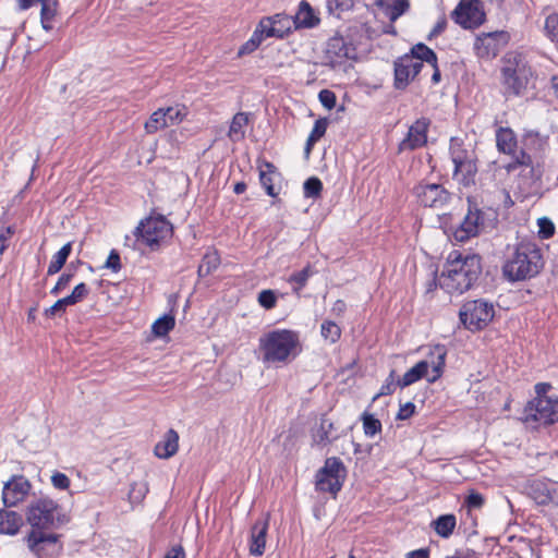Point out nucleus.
<instances>
[{"instance_id":"1","label":"nucleus","mask_w":558,"mask_h":558,"mask_svg":"<svg viewBox=\"0 0 558 558\" xmlns=\"http://www.w3.org/2000/svg\"><path fill=\"white\" fill-rule=\"evenodd\" d=\"M482 272L481 257L475 254L463 256L453 251L449 254L446 271L439 278L438 283L448 293L461 294L476 282Z\"/></svg>"},{"instance_id":"2","label":"nucleus","mask_w":558,"mask_h":558,"mask_svg":"<svg viewBox=\"0 0 558 558\" xmlns=\"http://www.w3.org/2000/svg\"><path fill=\"white\" fill-rule=\"evenodd\" d=\"M544 267L542 250L532 241H520L509 248L502 274L509 281H523L536 277Z\"/></svg>"},{"instance_id":"3","label":"nucleus","mask_w":558,"mask_h":558,"mask_svg":"<svg viewBox=\"0 0 558 558\" xmlns=\"http://www.w3.org/2000/svg\"><path fill=\"white\" fill-rule=\"evenodd\" d=\"M300 339L298 332L276 329L259 338V349L266 363H286L298 354Z\"/></svg>"},{"instance_id":"4","label":"nucleus","mask_w":558,"mask_h":558,"mask_svg":"<svg viewBox=\"0 0 558 558\" xmlns=\"http://www.w3.org/2000/svg\"><path fill=\"white\" fill-rule=\"evenodd\" d=\"M450 158L454 166L453 179L464 186L474 183L477 172L475 151L462 140L452 137L450 141Z\"/></svg>"},{"instance_id":"5","label":"nucleus","mask_w":558,"mask_h":558,"mask_svg":"<svg viewBox=\"0 0 558 558\" xmlns=\"http://www.w3.org/2000/svg\"><path fill=\"white\" fill-rule=\"evenodd\" d=\"M532 74V69L521 54H508L502 68L506 94L514 96L521 95L526 88Z\"/></svg>"},{"instance_id":"6","label":"nucleus","mask_w":558,"mask_h":558,"mask_svg":"<svg viewBox=\"0 0 558 558\" xmlns=\"http://www.w3.org/2000/svg\"><path fill=\"white\" fill-rule=\"evenodd\" d=\"M435 359L432 361L422 360L411 367L401 378L397 380L398 387L405 388L413 385L422 378H426L428 383H435L442 375L446 351L441 347L435 348L433 352Z\"/></svg>"},{"instance_id":"7","label":"nucleus","mask_w":558,"mask_h":558,"mask_svg":"<svg viewBox=\"0 0 558 558\" xmlns=\"http://www.w3.org/2000/svg\"><path fill=\"white\" fill-rule=\"evenodd\" d=\"M494 316V304L484 299L466 301L459 312L462 325L473 332L487 327Z\"/></svg>"},{"instance_id":"8","label":"nucleus","mask_w":558,"mask_h":558,"mask_svg":"<svg viewBox=\"0 0 558 558\" xmlns=\"http://www.w3.org/2000/svg\"><path fill=\"white\" fill-rule=\"evenodd\" d=\"M347 477V469L343 462L337 458H327L324 466L316 473L315 488L320 493H329L336 496L342 488Z\"/></svg>"},{"instance_id":"9","label":"nucleus","mask_w":558,"mask_h":558,"mask_svg":"<svg viewBox=\"0 0 558 558\" xmlns=\"http://www.w3.org/2000/svg\"><path fill=\"white\" fill-rule=\"evenodd\" d=\"M522 420L533 428L558 422V398H534L529 401Z\"/></svg>"},{"instance_id":"10","label":"nucleus","mask_w":558,"mask_h":558,"mask_svg":"<svg viewBox=\"0 0 558 558\" xmlns=\"http://www.w3.org/2000/svg\"><path fill=\"white\" fill-rule=\"evenodd\" d=\"M172 226L165 217H149L142 220L138 227L134 230V236L137 242L149 246L155 250L159 246L160 242L171 236Z\"/></svg>"},{"instance_id":"11","label":"nucleus","mask_w":558,"mask_h":558,"mask_svg":"<svg viewBox=\"0 0 558 558\" xmlns=\"http://www.w3.org/2000/svg\"><path fill=\"white\" fill-rule=\"evenodd\" d=\"M496 144L499 151L512 156V161L506 166L508 171H513L518 167L532 166V158L524 150L517 151V137L509 128H499L496 131Z\"/></svg>"},{"instance_id":"12","label":"nucleus","mask_w":558,"mask_h":558,"mask_svg":"<svg viewBox=\"0 0 558 558\" xmlns=\"http://www.w3.org/2000/svg\"><path fill=\"white\" fill-rule=\"evenodd\" d=\"M413 192L422 206L436 210L445 209L453 198L452 193L437 183H420Z\"/></svg>"},{"instance_id":"13","label":"nucleus","mask_w":558,"mask_h":558,"mask_svg":"<svg viewBox=\"0 0 558 558\" xmlns=\"http://www.w3.org/2000/svg\"><path fill=\"white\" fill-rule=\"evenodd\" d=\"M37 530H57L69 522L62 509L47 497L37 499Z\"/></svg>"},{"instance_id":"14","label":"nucleus","mask_w":558,"mask_h":558,"mask_svg":"<svg viewBox=\"0 0 558 558\" xmlns=\"http://www.w3.org/2000/svg\"><path fill=\"white\" fill-rule=\"evenodd\" d=\"M452 17L463 28L477 27L485 21L483 4L480 0H461Z\"/></svg>"},{"instance_id":"15","label":"nucleus","mask_w":558,"mask_h":558,"mask_svg":"<svg viewBox=\"0 0 558 558\" xmlns=\"http://www.w3.org/2000/svg\"><path fill=\"white\" fill-rule=\"evenodd\" d=\"M509 34L504 31L483 33L476 37L474 50L477 57L492 59L508 44Z\"/></svg>"},{"instance_id":"16","label":"nucleus","mask_w":558,"mask_h":558,"mask_svg":"<svg viewBox=\"0 0 558 558\" xmlns=\"http://www.w3.org/2000/svg\"><path fill=\"white\" fill-rule=\"evenodd\" d=\"M484 213L477 207L469 206V211L464 219L453 231V238L458 242H465L476 236L484 229Z\"/></svg>"},{"instance_id":"17","label":"nucleus","mask_w":558,"mask_h":558,"mask_svg":"<svg viewBox=\"0 0 558 558\" xmlns=\"http://www.w3.org/2000/svg\"><path fill=\"white\" fill-rule=\"evenodd\" d=\"M423 62L436 66L437 56L426 45L420 43L412 47L411 52L403 56V68L412 69V77L414 78L422 70Z\"/></svg>"},{"instance_id":"18","label":"nucleus","mask_w":558,"mask_h":558,"mask_svg":"<svg viewBox=\"0 0 558 558\" xmlns=\"http://www.w3.org/2000/svg\"><path fill=\"white\" fill-rule=\"evenodd\" d=\"M259 31L264 33L266 38L277 37L283 38L293 28L295 29L294 21L292 16L278 13L274 16L264 17L260 20Z\"/></svg>"},{"instance_id":"19","label":"nucleus","mask_w":558,"mask_h":558,"mask_svg":"<svg viewBox=\"0 0 558 558\" xmlns=\"http://www.w3.org/2000/svg\"><path fill=\"white\" fill-rule=\"evenodd\" d=\"M429 120L426 118L417 119L408 131L407 136L399 144V151L414 150L427 143V131Z\"/></svg>"},{"instance_id":"20","label":"nucleus","mask_w":558,"mask_h":558,"mask_svg":"<svg viewBox=\"0 0 558 558\" xmlns=\"http://www.w3.org/2000/svg\"><path fill=\"white\" fill-rule=\"evenodd\" d=\"M59 537L53 530H37V558H58L62 550Z\"/></svg>"},{"instance_id":"21","label":"nucleus","mask_w":558,"mask_h":558,"mask_svg":"<svg viewBox=\"0 0 558 558\" xmlns=\"http://www.w3.org/2000/svg\"><path fill=\"white\" fill-rule=\"evenodd\" d=\"M31 489V484L23 476L13 477L5 483L2 490V500L7 507H13L24 497Z\"/></svg>"},{"instance_id":"22","label":"nucleus","mask_w":558,"mask_h":558,"mask_svg":"<svg viewBox=\"0 0 558 558\" xmlns=\"http://www.w3.org/2000/svg\"><path fill=\"white\" fill-rule=\"evenodd\" d=\"M558 483L547 482L543 480H533L527 486V495L537 504V505H548L553 500V490L556 489Z\"/></svg>"},{"instance_id":"23","label":"nucleus","mask_w":558,"mask_h":558,"mask_svg":"<svg viewBox=\"0 0 558 558\" xmlns=\"http://www.w3.org/2000/svg\"><path fill=\"white\" fill-rule=\"evenodd\" d=\"M352 52L353 49L348 46L341 37H332L327 43L326 54L332 66L344 59H350L352 57Z\"/></svg>"},{"instance_id":"24","label":"nucleus","mask_w":558,"mask_h":558,"mask_svg":"<svg viewBox=\"0 0 558 558\" xmlns=\"http://www.w3.org/2000/svg\"><path fill=\"white\" fill-rule=\"evenodd\" d=\"M268 530L267 520H258L251 530L250 554L253 556H262L266 546V534Z\"/></svg>"},{"instance_id":"25","label":"nucleus","mask_w":558,"mask_h":558,"mask_svg":"<svg viewBox=\"0 0 558 558\" xmlns=\"http://www.w3.org/2000/svg\"><path fill=\"white\" fill-rule=\"evenodd\" d=\"M179 449V434L174 429H169L163 438L157 442L154 452L160 459H169L177 453Z\"/></svg>"},{"instance_id":"26","label":"nucleus","mask_w":558,"mask_h":558,"mask_svg":"<svg viewBox=\"0 0 558 558\" xmlns=\"http://www.w3.org/2000/svg\"><path fill=\"white\" fill-rule=\"evenodd\" d=\"M375 4L385 13L390 22L397 21L409 8V0H376Z\"/></svg>"},{"instance_id":"27","label":"nucleus","mask_w":558,"mask_h":558,"mask_svg":"<svg viewBox=\"0 0 558 558\" xmlns=\"http://www.w3.org/2000/svg\"><path fill=\"white\" fill-rule=\"evenodd\" d=\"M339 435L335 432V425L326 417L320 418L317 429L312 434L313 442L317 446H326L335 441Z\"/></svg>"},{"instance_id":"28","label":"nucleus","mask_w":558,"mask_h":558,"mask_svg":"<svg viewBox=\"0 0 558 558\" xmlns=\"http://www.w3.org/2000/svg\"><path fill=\"white\" fill-rule=\"evenodd\" d=\"M296 28H312L319 23L318 16L314 13L310 3L305 0L301 1L299 10L292 16Z\"/></svg>"},{"instance_id":"29","label":"nucleus","mask_w":558,"mask_h":558,"mask_svg":"<svg viewBox=\"0 0 558 558\" xmlns=\"http://www.w3.org/2000/svg\"><path fill=\"white\" fill-rule=\"evenodd\" d=\"M23 525L22 515L15 511L0 510V534L14 535Z\"/></svg>"},{"instance_id":"30","label":"nucleus","mask_w":558,"mask_h":558,"mask_svg":"<svg viewBox=\"0 0 558 558\" xmlns=\"http://www.w3.org/2000/svg\"><path fill=\"white\" fill-rule=\"evenodd\" d=\"M247 124V113L238 112L236 114H234L228 132L229 138L234 143L242 141L245 136V129Z\"/></svg>"},{"instance_id":"31","label":"nucleus","mask_w":558,"mask_h":558,"mask_svg":"<svg viewBox=\"0 0 558 558\" xmlns=\"http://www.w3.org/2000/svg\"><path fill=\"white\" fill-rule=\"evenodd\" d=\"M41 3L40 9V23L45 31L49 32L53 29L52 21L57 13V0H37Z\"/></svg>"},{"instance_id":"32","label":"nucleus","mask_w":558,"mask_h":558,"mask_svg":"<svg viewBox=\"0 0 558 558\" xmlns=\"http://www.w3.org/2000/svg\"><path fill=\"white\" fill-rule=\"evenodd\" d=\"M456 525L457 519L453 514H442L432 522L435 532L444 538H448L453 533Z\"/></svg>"},{"instance_id":"33","label":"nucleus","mask_w":558,"mask_h":558,"mask_svg":"<svg viewBox=\"0 0 558 558\" xmlns=\"http://www.w3.org/2000/svg\"><path fill=\"white\" fill-rule=\"evenodd\" d=\"M220 265V256L217 251H208L202 258V262L198 266V276L206 277L210 275L214 270L218 268Z\"/></svg>"},{"instance_id":"34","label":"nucleus","mask_w":558,"mask_h":558,"mask_svg":"<svg viewBox=\"0 0 558 558\" xmlns=\"http://www.w3.org/2000/svg\"><path fill=\"white\" fill-rule=\"evenodd\" d=\"M401 62H403V56L395 61V86L398 89H404L413 80L412 69L403 68Z\"/></svg>"},{"instance_id":"35","label":"nucleus","mask_w":558,"mask_h":558,"mask_svg":"<svg viewBox=\"0 0 558 558\" xmlns=\"http://www.w3.org/2000/svg\"><path fill=\"white\" fill-rule=\"evenodd\" d=\"M314 275V270L311 265H307L302 270L293 272L289 278L288 282L293 286V292L300 293V291L306 286L308 279Z\"/></svg>"},{"instance_id":"36","label":"nucleus","mask_w":558,"mask_h":558,"mask_svg":"<svg viewBox=\"0 0 558 558\" xmlns=\"http://www.w3.org/2000/svg\"><path fill=\"white\" fill-rule=\"evenodd\" d=\"M166 128H168V125L165 119L163 108L154 111L144 124L147 134H154Z\"/></svg>"},{"instance_id":"37","label":"nucleus","mask_w":558,"mask_h":558,"mask_svg":"<svg viewBox=\"0 0 558 558\" xmlns=\"http://www.w3.org/2000/svg\"><path fill=\"white\" fill-rule=\"evenodd\" d=\"M71 243H66L52 256L48 267V275L57 274L62 268L71 253Z\"/></svg>"},{"instance_id":"38","label":"nucleus","mask_w":558,"mask_h":558,"mask_svg":"<svg viewBox=\"0 0 558 558\" xmlns=\"http://www.w3.org/2000/svg\"><path fill=\"white\" fill-rule=\"evenodd\" d=\"M265 169H259V180L262 185L265 187L266 193L269 196H276L277 193L275 192L274 185H272V174L276 173V168L270 162L264 163Z\"/></svg>"},{"instance_id":"39","label":"nucleus","mask_w":558,"mask_h":558,"mask_svg":"<svg viewBox=\"0 0 558 558\" xmlns=\"http://www.w3.org/2000/svg\"><path fill=\"white\" fill-rule=\"evenodd\" d=\"M174 325L173 316L163 315L153 324L151 331L156 337H165L174 328Z\"/></svg>"},{"instance_id":"40","label":"nucleus","mask_w":558,"mask_h":558,"mask_svg":"<svg viewBox=\"0 0 558 558\" xmlns=\"http://www.w3.org/2000/svg\"><path fill=\"white\" fill-rule=\"evenodd\" d=\"M165 119L168 126L178 125L186 117V108L184 106L175 105L172 107L163 108Z\"/></svg>"},{"instance_id":"41","label":"nucleus","mask_w":558,"mask_h":558,"mask_svg":"<svg viewBox=\"0 0 558 558\" xmlns=\"http://www.w3.org/2000/svg\"><path fill=\"white\" fill-rule=\"evenodd\" d=\"M264 39H266V36L259 31V26L257 25L251 38L240 47L238 54L244 56L252 53L259 47Z\"/></svg>"},{"instance_id":"42","label":"nucleus","mask_w":558,"mask_h":558,"mask_svg":"<svg viewBox=\"0 0 558 558\" xmlns=\"http://www.w3.org/2000/svg\"><path fill=\"white\" fill-rule=\"evenodd\" d=\"M320 333L325 340L329 341L330 343H335L340 339L341 329L336 323L331 320H325L320 326Z\"/></svg>"},{"instance_id":"43","label":"nucleus","mask_w":558,"mask_h":558,"mask_svg":"<svg viewBox=\"0 0 558 558\" xmlns=\"http://www.w3.org/2000/svg\"><path fill=\"white\" fill-rule=\"evenodd\" d=\"M544 32L550 41L558 43V13L551 12L546 16Z\"/></svg>"},{"instance_id":"44","label":"nucleus","mask_w":558,"mask_h":558,"mask_svg":"<svg viewBox=\"0 0 558 558\" xmlns=\"http://www.w3.org/2000/svg\"><path fill=\"white\" fill-rule=\"evenodd\" d=\"M363 429L366 436L373 437L381 430V423L373 414L364 413L362 415Z\"/></svg>"},{"instance_id":"45","label":"nucleus","mask_w":558,"mask_h":558,"mask_svg":"<svg viewBox=\"0 0 558 558\" xmlns=\"http://www.w3.org/2000/svg\"><path fill=\"white\" fill-rule=\"evenodd\" d=\"M303 189L306 197L316 198L320 195L323 184L318 178L312 177L304 182Z\"/></svg>"},{"instance_id":"46","label":"nucleus","mask_w":558,"mask_h":558,"mask_svg":"<svg viewBox=\"0 0 558 558\" xmlns=\"http://www.w3.org/2000/svg\"><path fill=\"white\" fill-rule=\"evenodd\" d=\"M485 504V498L478 492L471 489L464 499V506L469 509H481Z\"/></svg>"},{"instance_id":"47","label":"nucleus","mask_w":558,"mask_h":558,"mask_svg":"<svg viewBox=\"0 0 558 558\" xmlns=\"http://www.w3.org/2000/svg\"><path fill=\"white\" fill-rule=\"evenodd\" d=\"M89 293L88 287L82 282L73 289L72 293L66 296L68 301L71 305H75L76 303L83 301Z\"/></svg>"},{"instance_id":"48","label":"nucleus","mask_w":558,"mask_h":558,"mask_svg":"<svg viewBox=\"0 0 558 558\" xmlns=\"http://www.w3.org/2000/svg\"><path fill=\"white\" fill-rule=\"evenodd\" d=\"M34 509L35 508L33 506H29L28 507V512H27V521L31 524V530L27 533L26 542H27V547L29 548L31 551H35V522H34L35 514H34Z\"/></svg>"},{"instance_id":"49","label":"nucleus","mask_w":558,"mask_h":558,"mask_svg":"<svg viewBox=\"0 0 558 558\" xmlns=\"http://www.w3.org/2000/svg\"><path fill=\"white\" fill-rule=\"evenodd\" d=\"M538 227H539L538 234L542 239H549L555 233L554 223L551 222V220H549L546 217L538 219Z\"/></svg>"},{"instance_id":"50","label":"nucleus","mask_w":558,"mask_h":558,"mask_svg":"<svg viewBox=\"0 0 558 558\" xmlns=\"http://www.w3.org/2000/svg\"><path fill=\"white\" fill-rule=\"evenodd\" d=\"M276 295L271 290H263L258 294V302L266 310L274 308L276 305Z\"/></svg>"},{"instance_id":"51","label":"nucleus","mask_w":558,"mask_h":558,"mask_svg":"<svg viewBox=\"0 0 558 558\" xmlns=\"http://www.w3.org/2000/svg\"><path fill=\"white\" fill-rule=\"evenodd\" d=\"M318 99L320 104L328 110H331L336 106V95L333 92L329 89L320 90L318 94Z\"/></svg>"},{"instance_id":"52","label":"nucleus","mask_w":558,"mask_h":558,"mask_svg":"<svg viewBox=\"0 0 558 558\" xmlns=\"http://www.w3.org/2000/svg\"><path fill=\"white\" fill-rule=\"evenodd\" d=\"M51 483L54 488L60 490H65L70 487V478L61 472H54L51 475Z\"/></svg>"},{"instance_id":"53","label":"nucleus","mask_w":558,"mask_h":558,"mask_svg":"<svg viewBox=\"0 0 558 558\" xmlns=\"http://www.w3.org/2000/svg\"><path fill=\"white\" fill-rule=\"evenodd\" d=\"M13 233L14 230L12 227H0V255H2L5 248L9 246Z\"/></svg>"},{"instance_id":"54","label":"nucleus","mask_w":558,"mask_h":558,"mask_svg":"<svg viewBox=\"0 0 558 558\" xmlns=\"http://www.w3.org/2000/svg\"><path fill=\"white\" fill-rule=\"evenodd\" d=\"M105 267L118 272L121 269L120 255L116 250H112L106 260Z\"/></svg>"},{"instance_id":"55","label":"nucleus","mask_w":558,"mask_h":558,"mask_svg":"<svg viewBox=\"0 0 558 558\" xmlns=\"http://www.w3.org/2000/svg\"><path fill=\"white\" fill-rule=\"evenodd\" d=\"M415 412V405L412 402H407L404 404L400 405V409L397 413V420H408L410 418Z\"/></svg>"},{"instance_id":"56","label":"nucleus","mask_w":558,"mask_h":558,"mask_svg":"<svg viewBox=\"0 0 558 558\" xmlns=\"http://www.w3.org/2000/svg\"><path fill=\"white\" fill-rule=\"evenodd\" d=\"M397 386V381L395 383V371H391L386 380V384L381 386L378 396L391 395Z\"/></svg>"},{"instance_id":"57","label":"nucleus","mask_w":558,"mask_h":558,"mask_svg":"<svg viewBox=\"0 0 558 558\" xmlns=\"http://www.w3.org/2000/svg\"><path fill=\"white\" fill-rule=\"evenodd\" d=\"M327 130V120L326 119H318L315 121L314 128L311 132V135L319 140L323 137Z\"/></svg>"},{"instance_id":"58","label":"nucleus","mask_w":558,"mask_h":558,"mask_svg":"<svg viewBox=\"0 0 558 558\" xmlns=\"http://www.w3.org/2000/svg\"><path fill=\"white\" fill-rule=\"evenodd\" d=\"M72 279L71 274H62L58 279L56 286L52 288L51 293L58 294L61 290H63L70 283Z\"/></svg>"},{"instance_id":"59","label":"nucleus","mask_w":558,"mask_h":558,"mask_svg":"<svg viewBox=\"0 0 558 558\" xmlns=\"http://www.w3.org/2000/svg\"><path fill=\"white\" fill-rule=\"evenodd\" d=\"M68 306H72L68 301L66 296L58 300L48 311L47 313L54 315L57 313L64 312Z\"/></svg>"},{"instance_id":"60","label":"nucleus","mask_w":558,"mask_h":558,"mask_svg":"<svg viewBox=\"0 0 558 558\" xmlns=\"http://www.w3.org/2000/svg\"><path fill=\"white\" fill-rule=\"evenodd\" d=\"M328 3H329L330 9L332 8V5H335V8L338 11L342 12V11H347V10H350L351 8H353L354 0H329Z\"/></svg>"},{"instance_id":"61","label":"nucleus","mask_w":558,"mask_h":558,"mask_svg":"<svg viewBox=\"0 0 558 558\" xmlns=\"http://www.w3.org/2000/svg\"><path fill=\"white\" fill-rule=\"evenodd\" d=\"M147 490L148 489L145 484H134L132 485L130 497L140 500L144 497Z\"/></svg>"},{"instance_id":"62","label":"nucleus","mask_w":558,"mask_h":558,"mask_svg":"<svg viewBox=\"0 0 558 558\" xmlns=\"http://www.w3.org/2000/svg\"><path fill=\"white\" fill-rule=\"evenodd\" d=\"M536 397L535 398H548L546 393L551 389V385L548 383H538L534 387Z\"/></svg>"},{"instance_id":"63","label":"nucleus","mask_w":558,"mask_h":558,"mask_svg":"<svg viewBox=\"0 0 558 558\" xmlns=\"http://www.w3.org/2000/svg\"><path fill=\"white\" fill-rule=\"evenodd\" d=\"M165 558H185L184 550L181 546L171 548Z\"/></svg>"},{"instance_id":"64","label":"nucleus","mask_w":558,"mask_h":558,"mask_svg":"<svg viewBox=\"0 0 558 558\" xmlns=\"http://www.w3.org/2000/svg\"><path fill=\"white\" fill-rule=\"evenodd\" d=\"M407 558H429V550L426 548L413 550L408 554Z\"/></svg>"}]
</instances>
